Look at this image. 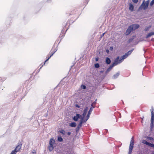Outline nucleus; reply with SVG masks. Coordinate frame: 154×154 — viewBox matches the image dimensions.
<instances>
[{
	"label": "nucleus",
	"mask_w": 154,
	"mask_h": 154,
	"mask_svg": "<svg viewBox=\"0 0 154 154\" xmlns=\"http://www.w3.org/2000/svg\"><path fill=\"white\" fill-rule=\"evenodd\" d=\"M133 50L134 49L129 51L125 53L124 55L121 56L120 58L119 56H118L115 59V60L116 61V62L118 65L120 64L124 61L125 59L126 58L131 55Z\"/></svg>",
	"instance_id": "1"
},
{
	"label": "nucleus",
	"mask_w": 154,
	"mask_h": 154,
	"mask_svg": "<svg viewBox=\"0 0 154 154\" xmlns=\"http://www.w3.org/2000/svg\"><path fill=\"white\" fill-rule=\"evenodd\" d=\"M134 140L133 137H132L131 140L128 151V154H131L134 147Z\"/></svg>",
	"instance_id": "2"
},
{
	"label": "nucleus",
	"mask_w": 154,
	"mask_h": 154,
	"mask_svg": "<svg viewBox=\"0 0 154 154\" xmlns=\"http://www.w3.org/2000/svg\"><path fill=\"white\" fill-rule=\"evenodd\" d=\"M55 141L53 138H51L49 141V150L50 151H52L54 149L53 144L55 143Z\"/></svg>",
	"instance_id": "3"
},
{
	"label": "nucleus",
	"mask_w": 154,
	"mask_h": 154,
	"mask_svg": "<svg viewBox=\"0 0 154 154\" xmlns=\"http://www.w3.org/2000/svg\"><path fill=\"white\" fill-rule=\"evenodd\" d=\"M149 0H148L145 2V0H144L142 4H141L140 7H142L143 9L145 10L147 8L149 4Z\"/></svg>",
	"instance_id": "4"
},
{
	"label": "nucleus",
	"mask_w": 154,
	"mask_h": 154,
	"mask_svg": "<svg viewBox=\"0 0 154 154\" xmlns=\"http://www.w3.org/2000/svg\"><path fill=\"white\" fill-rule=\"evenodd\" d=\"M118 65L116 62V61L114 60L113 63L109 66L106 71V73H107L109 72L112 69L113 66Z\"/></svg>",
	"instance_id": "5"
},
{
	"label": "nucleus",
	"mask_w": 154,
	"mask_h": 154,
	"mask_svg": "<svg viewBox=\"0 0 154 154\" xmlns=\"http://www.w3.org/2000/svg\"><path fill=\"white\" fill-rule=\"evenodd\" d=\"M94 106H93L92 105H91V108L88 112V114L87 115V118L86 119H84V122H86L87 120L90 117V115L91 113V112L93 110V109L94 108Z\"/></svg>",
	"instance_id": "6"
},
{
	"label": "nucleus",
	"mask_w": 154,
	"mask_h": 154,
	"mask_svg": "<svg viewBox=\"0 0 154 154\" xmlns=\"http://www.w3.org/2000/svg\"><path fill=\"white\" fill-rule=\"evenodd\" d=\"M84 122H85L84 120H83V119H81V121L79 124L78 125L77 127L76 128V130L77 131L79 130L80 128L81 127L82 124Z\"/></svg>",
	"instance_id": "7"
},
{
	"label": "nucleus",
	"mask_w": 154,
	"mask_h": 154,
	"mask_svg": "<svg viewBox=\"0 0 154 154\" xmlns=\"http://www.w3.org/2000/svg\"><path fill=\"white\" fill-rule=\"evenodd\" d=\"M133 30L132 29L131 27L130 26L126 30V32H125V35H129L130 33L133 31Z\"/></svg>",
	"instance_id": "8"
},
{
	"label": "nucleus",
	"mask_w": 154,
	"mask_h": 154,
	"mask_svg": "<svg viewBox=\"0 0 154 154\" xmlns=\"http://www.w3.org/2000/svg\"><path fill=\"white\" fill-rule=\"evenodd\" d=\"M133 30L132 29L131 27L130 26L126 30V32H125V35H129L130 33L133 31Z\"/></svg>",
	"instance_id": "9"
},
{
	"label": "nucleus",
	"mask_w": 154,
	"mask_h": 154,
	"mask_svg": "<svg viewBox=\"0 0 154 154\" xmlns=\"http://www.w3.org/2000/svg\"><path fill=\"white\" fill-rule=\"evenodd\" d=\"M130 26L133 31H134L137 29H138L140 27L139 25L138 24H132Z\"/></svg>",
	"instance_id": "10"
},
{
	"label": "nucleus",
	"mask_w": 154,
	"mask_h": 154,
	"mask_svg": "<svg viewBox=\"0 0 154 154\" xmlns=\"http://www.w3.org/2000/svg\"><path fill=\"white\" fill-rule=\"evenodd\" d=\"M88 109V107H86L85 109L84 110L83 113L82 114V117H81V119H83V120H84V118H85L86 115V113Z\"/></svg>",
	"instance_id": "11"
},
{
	"label": "nucleus",
	"mask_w": 154,
	"mask_h": 154,
	"mask_svg": "<svg viewBox=\"0 0 154 154\" xmlns=\"http://www.w3.org/2000/svg\"><path fill=\"white\" fill-rule=\"evenodd\" d=\"M81 116L79 114H76V116H75L73 118V119L74 121H77L78 119L80 118H81Z\"/></svg>",
	"instance_id": "12"
},
{
	"label": "nucleus",
	"mask_w": 154,
	"mask_h": 154,
	"mask_svg": "<svg viewBox=\"0 0 154 154\" xmlns=\"http://www.w3.org/2000/svg\"><path fill=\"white\" fill-rule=\"evenodd\" d=\"M22 144L19 143L14 149L17 152L19 151L21 148Z\"/></svg>",
	"instance_id": "13"
},
{
	"label": "nucleus",
	"mask_w": 154,
	"mask_h": 154,
	"mask_svg": "<svg viewBox=\"0 0 154 154\" xmlns=\"http://www.w3.org/2000/svg\"><path fill=\"white\" fill-rule=\"evenodd\" d=\"M120 74L119 72H117L116 74H114L112 77V78L113 79H116L119 76Z\"/></svg>",
	"instance_id": "14"
},
{
	"label": "nucleus",
	"mask_w": 154,
	"mask_h": 154,
	"mask_svg": "<svg viewBox=\"0 0 154 154\" xmlns=\"http://www.w3.org/2000/svg\"><path fill=\"white\" fill-rule=\"evenodd\" d=\"M76 123L74 122H72L69 124V125L72 127H74L76 126Z\"/></svg>",
	"instance_id": "15"
},
{
	"label": "nucleus",
	"mask_w": 154,
	"mask_h": 154,
	"mask_svg": "<svg viewBox=\"0 0 154 154\" xmlns=\"http://www.w3.org/2000/svg\"><path fill=\"white\" fill-rule=\"evenodd\" d=\"M129 10L131 11H133V10L134 9V8L133 5L132 4L130 3L129 4Z\"/></svg>",
	"instance_id": "16"
},
{
	"label": "nucleus",
	"mask_w": 154,
	"mask_h": 154,
	"mask_svg": "<svg viewBox=\"0 0 154 154\" xmlns=\"http://www.w3.org/2000/svg\"><path fill=\"white\" fill-rule=\"evenodd\" d=\"M106 63L107 64H109L111 63V60L109 58L107 57L106 59Z\"/></svg>",
	"instance_id": "17"
},
{
	"label": "nucleus",
	"mask_w": 154,
	"mask_h": 154,
	"mask_svg": "<svg viewBox=\"0 0 154 154\" xmlns=\"http://www.w3.org/2000/svg\"><path fill=\"white\" fill-rule=\"evenodd\" d=\"M153 35H154V32H151L147 34L146 37V38H147Z\"/></svg>",
	"instance_id": "18"
},
{
	"label": "nucleus",
	"mask_w": 154,
	"mask_h": 154,
	"mask_svg": "<svg viewBox=\"0 0 154 154\" xmlns=\"http://www.w3.org/2000/svg\"><path fill=\"white\" fill-rule=\"evenodd\" d=\"M142 143L144 144H145L149 146L151 143L147 142L146 140H142Z\"/></svg>",
	"instance_id": "19"
},
{
	"label": "nucleus",
	"mask_w": 154,
	"mask_h": 154,
	"mask_svg": "<svg viewBox=\"0 0 154 154\" xmlns=\"http://www.w3.org/2000/svg\"><path fill=\"white\" fill-rule=\"evenodd\" d=\"M151 120L154 121V112L152 111H151Z\"/></svg>",
	"instance_id": "20"
},
{
	"label": "nucleus",
	"mask_w": 154,
	"mask_h": 154,
	"mask_svg": "<svg viewBox=\"0 0 154 154\" xmlns=\"http://www.w3.org/2000/svg\"><path fill=\"white\" fill-rule=\"evenodd\" d=\"M154 121L151 120L150 127L151 130H152L154 127Z\"/></svg>",
	"instance_id": "21"
},
{
	"label": "nucleus",
	"mask_w": 154,
	"mask_h": 154,
	"mask_svg": "<svg viewBox=\"0 0 154 154\" xmlns=\"http://www.w3.org/2000/svg\"><path fill=\"white\" fill-rule=\"evenodd\" d=\"M57 140L60 142H62L63 141V139L61 137H59L57 138Z\"/></svg>",
	"instance_id": "22"
},
{
	"label": "nucleus",
	"mask_w": 154,
	"mask_h": 154,
	"mask_svg": "<svg viewBox=\"0 0 154 154\" xmlns=\"http://www.w3.org/2000/svg\"><path fill=\"white\" fill-rule=\"evenodd\" d=\"M59 132L60 133L62 134L63 135H64L66 133L65 131L63 130H61L59 131Z\"/></svg>",
	"instance_id": "23"
},
{
	"label": "nucleus",
	"mask_w": 154,
	"mask_h": 154,
	"mask_svg": "<svg viewBox=\"0 0 154 154\" xmlns=\"http://www.w3.org/2000/svg\"><path fill=\"white\" fill-rule=\"evenodd\" d=\"M81 89H86V86L84 85H82L81 86Z\"/></svg>",
	"instance_id": "24"
},
{
	"label": "nucleus",
	"mask_w": 154,
	"mask_h": 154,
	"mask_svg": "<svg viewBox=\"0 0 154 154\" xmlns=\"http://www.w3.org/2000/svg\"><path fill=\"white\" fill-rule=\"evenodd\" d=\"M95 67L96 68H98L100 67L99 64L98 63H97L94 65Z\"/></svg>",
	"instance_id": "25"
},
{
	"label": "nucleus",
	"mask_w": 154,
	"mask_h": 154,
	"mask_svg": "<svg viewBox=\"0 0 154 154\" xmlns=\"http://www.w3.org/2000/svg\"><path fill=\"white\" fill-rule=\"evenodd\" d=\"M154 4V0H152L151 2L150 5V6H152Z\"/></svg>",
	"instance_id": "26"
},
{
	"label": "nucleus",
	"mask_w": 154,
	"mask_h": 154,
	"mask_svg": "<svg viewBox=\"0 0 154 154\" xmlns=\"http://www.w3.org/2000/svg\"><path fill=\"white\" fill-rule=\"evenodd\" d=\"M17 153V152L14 150L12 151L10 154H16Z\"/></svg>",
	"instance_id": "27"
},
{
	"label": "nucleus",
	"mask_w": 154,
	"mask_h": 154,
	"mask_svg": "<svg viewBox=\"0 0 154 154\" xmlns=\"http://www.w3.org/2000/svg\"><path fill=\"white\" fill-rule=\"evenodd\" d=\"M150 28V26H149V27H147L146 28H145V29H144V30L145 31H147L148 30H149V28Z\"/></svg>",
	"instance_id": "28"
},
{
	"label": "nucleus",
	"mask_w": 154,
	"mask_h": 154,
	"mask_svg": "<svg viewBox=\"0 0 154 154\" xmlns=\"http://www.w3.org/2000/svg\"><path fill=\"white\" fill-rule=\"evenodd\" d=\"M132 2L135 3H137L138 2V0H132Z\"/></svg>",
	"instance_id": "29"
},
{
	"label": "nucleus",
	"mask_w": 154,
	"mask_h": 154,
	"mask_svg": "<svg viewBox=\"0 0 154 154\" xmlns=\"http://www.w3.org/2000/svg\"><path fill=\"white\" fill-rule=\"evenodd\" d=\"M36 153L35 150H32V153L31 154H35Z\"/></svg>",
	"instance_id": "30"
},
{
	"label": "nucleus",
	"mask_w": 154,
	"mask_h": 154,
	"mask_svg": "<svg viewBox=\"0 0 154 154\" xmlns=\"http://www.w3.org/2000/svg\"><path fill=\"white\" fill-rule=\"evenodd\" d=\"M149 146L154 148V144L151 143Z\"/></svg>",
	"instance_id": "31"
},
{
	"label": "nucleus",
	"mask_w": 154,
	"mask_h": 154,
	"mask_svg": "<svg viewBox=\"0 0 154 154\" xmlns=\"http://www.w3.org/2000/svg\"><path fill=\"white\" fill-rule=\"evenodd\" d=\"M67 135L69 136L71 134V133L70 132H69L67 133Z\"/></svg>",
	"instance_id": "32"
},
{
	"label": "nucleus",
	"mask_w": 154,
	"mask_h": 154,
	"mask_svg": "<svg viewBox=\"0 0 154 154\" xmlns=\"http://www.w3.org/2000/svg\"><path fill=\"white\" fill-rule=\"evenodd\" d=\"M98 59H99L98 57L96 58H95V61H97L98 60Z\"/></svg>",
	"instance_id": "33"
},
{
	"label": "nucleus",
	"mask_w": 154,
	"mask_h": 154,
	"mask_svg": "<svg viewBox=\"0 0 154 154\" xmlns=\"http://www.w3.org/2000/svg\"><path fill=\"white\" fill-rule=\"evenodd\" d=\"M49 60V59H47L45 62H44V65L45 64V63L47 62L48 60Z\"/></svg>",
	"instance_id": "34"
},
{
	"label": "nucleus",
	"mask_w": 154,
	"mask_h": 154,
	"mask_svg": "<svg viewBox=\"0 0 154 154\" xmlns=\"http://www.w3.org/2000/svg\"><path fill=\"white\" fill-rule=\"evenodd\" d=\"M76 106L78 108H79L80 107V106L77 104L76 105Z\"/></svg>",
	"instance_id": "35"
},
{
	"label": "nucleus",
	"mask_w": 154,
	"mask_h": 154,
	"mask_svg": "<svg viewBox=\"0 0 154 154\" xmlns=\"http://www.w3.org/2000/svg\"><path fill=\"white\" fill-rule=\"evenodd\" d=\"M51 1V0H47V2H50Z\"/></svg>",
	"instance_id": "36"
},
{
	"label": "nucleus",
	"mask_w": 154,
	"mask_h": 154,
	"mask_svg": "<svg viewBox=\"0 0 154 154\" xmlns=\"http://www.w3.org/2000/svg\"><path fill=\"white\" fill-rule=\"evenodd\" d=\"M57 49H55L54 51V52H53V53H54L57 51Z\"/></svg>",
	"instance_id": "37"
},
{
	"label": "nucleus",
	"mask_w": 154,
	"mask_h": 154,
	"mask_svg": "<svg viewBox=\"0 0 154 154\" xmlns=\"http://www.w3.org/2000/svg\"><path fill=\"white\" fill-rule=\"evenodd\" d=\"M150 140H153V138L152 137H150Z\"/></svg>",
	"instance_id": "38"
},
{
	"label": "nucleus",
	"mask_w": 154,
	"mask_h": 154,
	"mask_svg": "<svg viewBox=\"0 0 154 154\" xmlns=\"http://www.w3.org/2000/svg\"><path fill=\"white\" fill-rule=\"evenodd\" d=\"M54 54V53H53L52 54L50 55L51 56H53V54Z\"/></svg>",
	"instance_id": "39"
},
{
	"label": "nucleus",
	"mask_w": 154,
	"mask_h": 154,
	"mask_svg": "<svg viewBox=\"0 0 154 154\" xmlns=\"http://www.w3.org/2000/svg\"><path fill=\"white\" fill-rule=\"evenodd\" d=\"M51 57V56H50L48 58V59H49Z\"/></svg>",
	"instance_id": "40"
},
{
	"label": "nucleus",
	"mask_w": 154,
	"mask_h": 154,
	"mask_svg": "<svg viewBox=\"0 0 154 154\" xmlns=\"http://www.w3.org/2000/svg\"><path fill=\"white\" fill-rule=\"evenodd\" d=\"M51 57V56H50L48 58V59H49Z\"/></svg>",
	"instance_id": "41"
},
{
	"label": "nucleus",
	"mask_w": 154,
	"mask_h": 154,
	"mask_svg": "<svg viewBox=\"0 0 154 154\" xmlns=\"http://www.w3.org/2000/svg\"><path fill=\"white\" fill-rule=\"evenodd\" d=\"M131 39H129V40H128V41L129 42H130L131 41Z\"/></svg>",
	"instance_id": "42"
},
{
	"label": "nucleus",
	"mask_w": 154,
	"mask_h": 154,
	"mask_svg": "<svg viewBox=\"0 0 154 154\" xmlns=\"http://www.w3.org/2000/svg\"><path fill=\"white\" fill-rule=\"evenodd\" d=\"M152 41H154V38H152V39H151Z\"/></svg>",
	"instance_id": "43"
},
{
	"label": "nucleus",
	"mask_w": 154,
	"mask_h": 154,
	"mask_svg": "<svg viewBox=\"0 0 154 154\" xmlns=\"http://www.w3.org/2000/svg\"><path fill=\"white\" fill-rule=\"evenodd\" d=\"M106 52H109V51L108 50H106Z\"/></svg>",
	"instance_id": "44"
},
{
	"label": "nucleus",
	"mask_w": 154,
	"mask_h": 154,
	"mask_svg": "<svg viewBox=\"0 0 154 154\" xmlns=\"http://www.w3.org/2000/svg\"><path fill=\"white\" fill-rule=\"evenodd\" d=\"M43 66V65L42 66H41V67H40V69L42 68V66Z\"/></svg>",
	"instance_id": "45"
},
{
	"label": "nucleus",
	"mask_w": 154,
	"mask_h": 154,
	"mask_svg": "<svg viewBox=\"0 0 154 154\" xmlns=\"http://www.w3.org/2000/svg\"><path fill=\"white\" fill-rule=\"evenodd\" d=\"M152 153L153 154H154V151H153Z\"/></svg>",
	"instance_id": "46"
},
{
	"label": "nucleus",
	"mask_w": 154,
	"mask_h": 154,
	"mask_svg": "<svg viewBox=\"0 0 154 154\" xmlns=\"http://www.w3.org/2000/svg\"><path fill=\"white\" fill-rule=\"evenodd\" d=\"M104 33H103V35H104Z\"/></svg>",
	"instance_id": "47"
},
{
	"label": "nucleus",
	"mask_w": 154,
	"mask_h": 154,
	"mask_svg": "<svg viewBox=\"0 0 154 154\" xmlns=\"http://www.w3.org/2000/svg\"><path fill=\"white\" fill-rule=\"evenodd\" d=\"M111 48V49H112V47H111V48Z\"/></svg>",
	"instance_id": "48"
},
{
	"label": "nucleus",
	"mask_w": 154,
	"mask_h": 154,
	"mask_svg": "<svg viewBox=\"0 0 154 154\" xmlns=\"http://www.w3.org/2000/svg\"><path fill=\"white\" fill-rule=\"evenodd\" d=\"M111 48V49H112V47H111V48Z\"/></svg>",
	"instance_id": "49"
}]
</instances>
